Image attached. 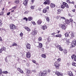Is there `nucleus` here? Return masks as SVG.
I'll list each match as a JSON object with an SVG mask.
<instances>
[{
  "instance_id": "obj_27",
  "label": "nucleus",
  "mask_w": 76,
  "mask_h": 76,
  "mask_svg": "<svg viewBox=\"0 0 76 76\" xmlns=\"http://www.w3.org/2000/svg\"><path fill=\"white\" fill-rule=\"evenodd\" d=\"M72 66H75V67H76V63L74 62H72Z\"/></svg>"
},
{
  "instance_id": "obj_34",
  "label": "nucleus",
  "mask_w": 76,
  "mask_h": 76,
  "mask_svg": "<svg viewBox=\"0 0 76 76\" xmlns=\"http://www.w3.org/2000/svg\"><path fill=\"white\" fill-rule=\"evenodd\" d=\"M3 73V72H2V69H0V75H1Z\"/></svg>"
},
{
  "instance_id": "obj_18",
  "label": "nucleus",
  "mask_w": 76,
  "mask_h": 76,
  "mask_svg": "<svg viewBox=\"0 0 76 76\" xmlns=\"http://www.w3.org/2000/svg\"><path fill=\"white\" fill-rule=\"evenodd\" d=\"M76 44L74 43H72L71 44V48H73L75 47L76 46Z\"/></svg>"
},
{
  "instance_id": "obj_62",
  "label": "nucleus",
  "mask_w": 76,
  "mask_h": 76,
  "mask_svg": "<svg viewBox=\"0 0 76 76\" xmlns=\"http://www.w3.org/2000/svg\"><path fill=\"white\" fill-rule=\"evenodd\" d=\"M0 41H3V40H2V39L1 38V37L0 36Z\"/></svg>"
},
{
  "instance_id": "obj_54",
  "label": "nucleus",
  "mask_w": 76,
  "mask_h": 76,
  "mask_svg": "<svg viewBox=\"0 0 76 76\" xmlns=\"http://www.w3.org/2000/svg\"><path fill=\"white\" fill-rule=\"evenodd\" d=\"M32 72L34 73H36V71L35 70H34L32 71Z\"/></svg>"
},
{
  "instance_id": "obj_16",
  "label": "nucleus",
  "mask_w": 76,
  "mask_h": 76,
  "mask_svg": "<svg viewBox=\"0 0 76 76\" xmlns=\"http://www.w3.org/2000/svg\"><path fill=\"white\" fill-rule=\"evenodd\" d=\"M42 22V20H38L37 21V23L38 25H41V23Z\"/></svg>"
},
{
  "instance_id": "obj_46",
  "label": "nucleus",
  "mask_w": 76,
  "mask_h": 76,
  "mask_svg": "<svg viewBox=\"0 0 76 76\" xmlns=\"http://www.w3.org/2000/svg\"><path fill=\"white\" fill-rule=\"evenodd\" d=\"M20 73H23V70H21H21L20 71Z\"/></svg>"
},
{
  "instance_id": "obj_7",
  "label": "nucleus",
  "mask_w": 76,
  "mask_h": 76,
  "mask_svg": "<svg viewBox=\"0 0 76 76\" xmlns=\"http://www.w3.org/2000/svg\"><path fill=\"white\" fill-rule=\"evenodd\" d=\"M26 47L28 50L31 49V45L29 43H27L26 45Z\"/></svg>"
},
{
  "instance_id": "obj_20",
  "label": "nucleus",
  "mask_w": 76,
  "mask_h": 76,
  "mask_svg": "<svg viewBox=\"0 0 76 76\" xmlns=\"http://www.w3.org/2000/svg\"><path fill=\"white\" fill-rule=\"evenodd\" d=\"M43 13H46V12H47V9L45 8L43 10Z\"/></svg>"
},
{
  "instance_id": "obj_33",
  "label": "nucleus",
  "mask_w": 76,
  "mask_h": 76,
  "mask_svg": "<svg viewBox=\"0 0 76 76\" xmlns=\"http://www.w3.org/2000/svg\"><path fill=\"white\" fill-rule=\"evenodd\" d=\"M28 20H29L30 21L32 20V17H28Z\"/></svg>"
},
{
  "instance_id": "obj_30",
  "label": "nucleus",
  "mask_w": 76,
  "mask_h": 76,
  "mask_svg": "<svg viewBox=\"0 0 76 76\" xmlns=\"http://www.w3.org/2000/svg\"><path fill=\"white\" fill-rule=\"evenodd\" d=\"M65 37H69V33H67L65 34Z\"/></svg>"
},
{
  "instance_id": "obj_1",
  "label": "nucleus",
  "mask_w": 76,
  "mask_h": 76,
  "mask_svg": "<svg viewBox=\"0 0 76 76\" xmlns=\"http://www.w3.org/2000/svg\"><path fill=\"white\" fill-rule=\"evenodd\" d=\"M54 66L56 67V69H59V66H60V63L58 62H55L54 64Z\"/></svg>"
},
{
  "instance_id": "obj_49",
  "label": "nucleus",
  "mask_w": 76,
  "mask_h": 76,
  "mask_svg": "<svg viewBox=\"0 0 76 76\" xmlns=\"http://www.w3.org/2000/svg\"><path fill=\"white\" fill-rule=\"evenodd\" d=\"M73 43H75L76 44V40H73Z\"/></svg>"
},
{
  "instance_id": "obj_42",
  "label": "nucleus",
  "mask_w": 76,
  "mask_h": 76,
  "mask_svg": "<svg viewBox=\"0 0 76 76\" xmlns=\"http://www.w3.org/2000/svg\"><path fill=\"white\" fill-rule=\"evenodd\" d=\"M62 40L64 41V42H66V38H64L63 39H62Z\"/></svg>"
},
{
  "instance_id": "obj_24",
  "label": "nucleus",
  "mask_w": 76,
  "mask_h": 76,
  "mask_svg": "<svg viewBox=\"0 0 76 76\" xmlns=\"http://www.w3.org/2000/svg\"><path fill=\"white\" fill-rule=\"evenodd\" d=\"M64 54H66L67 53V50H64Z\"/></svg>"
},
{
  "instance_id": "obj_51",
  "label": "nucleus",
  "mask_w": 76,
  "mask_h": 76,
  "mask_svg": "<svg viewBox=\"0 0 76 76\" xmlns=\"http://www.w3.org/2000/svg\"><path fill=\"white\" fill-rule=\"evenodd\" d=\"M32 23H33V25H36V23H35V21H33V22H32Z\"/></svg>"
},
{
  "instance_id": "obj_15",
  "label": "nucleus",
  "mask_w": 76,
  "mask_h": 76,
  "mask_svg": "<svg viewBox=\"0 0 76 76\" xmlns=\"http://www.w3.org/2000/svg\"><path fill=\"white\" fill-rule=\"evenodd\" d=\"M68 74L70 76H73V73L71 71H69L68 72Z\"/></svg>"
},
{
  "instance_id": "obj_32",
  "label": "nucleus",
  "mask_w": 76,
  "mask_h": 76,
  "mask_svg": "<svg viewBox=\"0 0 76 76\" xmlns=\"http://www.w3.org/2000/svg\"><path fill=\"white\" fill-rule=\"evenodd\" d=\"M26 73L27 74H29V73H31V72H30V70H27V71H26Z\"/></svg>"
},
{
  "instance_id": "obj_59",
  "label": "nucleus",
  "mask_w": 76,
  "mask_h": 76,
  "mask_svg": "<svg viewBox=\"0 0 76 76\" xmlns=\"http://www.w3.org/2000/svg\"><path fill=\"white\" fill-rule=\"evenodd\" d=\"M21 69L20 68H18V70L20 72Z\"/></svg>"
},
{
  "instance_id": "obj_13",
  "label": "nucleus",
  "mask_w": 76,
  "mask_h": 76,
  "mask_svg": "<svg viewBox=\"0 0 76 76\" xmlns=\"http://www.w3.org/2000/svg\"><path fill=\"white\" fill-rule=\"evenodd\" d=\"M55 73L57 76H61L62 75V74H61L58 71L56 72Z\"/></svg>"
},
{
  "instance_id": "obj_37",
  "label": "nucleus",
  "mask_w": 76,
  "mask_h": 76,
  "mask_svg": "<svg viewBox=\"0 0 76 76\" xmlns=\"http://www.w3.org/2000/svg\"><path fill=\"white\" fill-rule=\"evenodd\" d=\"M16 6L14 7H12V8L11 9L12 10H15L16 9Z\"/></svg>"
},
{
  "instance_id": "obj_19",
  "label": "nucleus",
  "mask_w": 76,
  "mask_h": 76,
  "mask_svg": "<svg viewBox=\"0 0 76 76\" xmlns=\"http://www.w3.org/2000/svg\"><path fill=\"white\" fill-rule=\"evenodd\" d=\"M56 37H58L59 38H61L62 35L61 34L56 35Z\"/></svg>"
},
{
  "instance_id": "obj_64",
  "label": "nucleus",
  "mask_w": 76,
  "mask_h": 76,
  "mask_svg": "<svg viewBox=\"0 0 76 76\" xmlns=\"http://www.w3.org/2000/svg\"><path fill=\"white\" fill-rule=\"evenodd\" d=\"M74 1H72V2H71V3H71V4H74Z\"/></svg>"
},
{
  "instance_id": "obj_63",
  "label": "nucleus",
  "mask_w": 76,
  "mask_h": 76,
  "mask_svg": "<svg viewBox=\"0 0 76 76\" xmlns=\"http://www.w3.org/2000/svg\"><path fill=\"white\" fill-rule=\"evenodd\" d=\"M7 15H9L10 14V12H9L7 13Z\"/></svg>"
},
{
  "instance_id": "obj_39",
  "label": "nucleus",
  "mask_w": 76,
  "mask_h": 76,
  "mask_svg": "<svg viewBox=\"0 0 76 76\" xmlns=\"http://www.w3.org/2000/svg\"><path fill=\"white\" fill-rule=\"evenodd\" d=\"M38 41H42V38L41 37H39L38 39Z\"/></svg>"
},
{
  "instance_id": "obj_41",
  "label": "nucleus",
  "mask_w": 76,
  "mask_h": 76,
  "mask_svg": "<svg viewBox=\"0 0 76 76\" xmlns=\"http://www.w3.org/2000/svg\"><path fill=\"white\" fill-rule=\"evenodd\" d=\"M3 73L4 74H7V73H8V72L7 71H4Z\"/></svg>"
},
{
  "instance_id": "obj_61",
  "label": "nucleus",
  "mask_w": 76,
  "mask_h": 76,
  "mask_svg": "<svg viewBox=\"0 0 76 76\" xmlns=\"http://www.w3.org/2000/svg\"><path fill=\"white\" fill-rule=\"evenodd\" d=\"M61 19H65V18L63 17H61Z\"/></svg>"
},
{
  "instance_id": "obj_60",
  "label": "nucleus",
  "mask_w": 76,
  "mask_h": 76,
  "mask_svg": "<svg viewBox=\"0 0 76 76\" xmlns=\"http://www.w3.org/2000/svg\"><path fill=\"white\" fill-rule=\"evenodd\" d=\"M59 18H60V17H58V16L56 17V19H59Z\"/></svg>"
},
{
  "instance_id": "obj_40",
  "label": "nucleus",
  "mask_w": 76,
  "mask_h": 76,
  "mask_svg": "<svg viewBox=\"0 0 76 76\" xmlns=\"http://www.w3.org/2000/svg\"><path fill=\"white\" fill-rule=\"evenodd\" d=\"M66 43H67V44H68V45H69V44H70L71 43L69 42V41H66Z\"/></svg>"
},
{
  "instance_id": "obj_44",
  "label": "nucleus",
  "mask_w": 76,
  "mask_h": 76,
  "mask_svg": "<svg viewBox=\"0 0 76 76\" xmlns=\"http://www.w3.org/2000/svg\"><path fill=\"white\" fill-rule=\"evenodd\" d=\"M35 7V6H31V9H34V7Z\"/></svg>"
},
{
  "instance_id": "obj_21",
  "label": "nucleus",
  "mask_w": 76,
  "mask_h": 76,
  "mask_svg": "<svg viewBox=\"0 0 76 76\" xmlns=\"http://www.w3.org/2000/svg\"><path fill=\"white\" fill-rule=\"evenodd\" d=\"M25 29L26 30V31H30V29L28 28V27H25Z\"/></svg>"
},
{
  "instance_id": "obj_10",
  "label": "nucleus",
  "mask_w": 76,
  "mask_h": 76,
  "mask_svg": "<svg viewBox=\"0 0 76 76\" xmlns=\"http://www.w3.org/2000/svg\"><path fill=\"white\" fill-rule=\"evenodd\" d=\"M69 33H71L70 35L69 36L70 37V38H73L74 37H75V34H74L73 33V32H69Z\"/></svg>"
},
{
  "instance_id": "obj_50",
  "label": "nucleus",
  "mask_w": 76,
  "mask_h": 76,
  "mask_svg": "<svg viewBox=\"0 0 76 76\" xmlns=\"http://www.w3.org/2000/svg\"><path fill=\"white\" fill-rule=\"evenodd\" d=\"M28 13H29V11H26L24 13L25 14H28Z\"/></svg>"
},
{
  "instance_id": "obj_53",
  "label": "nucleus",
  "mask_w": 76,
  "mask_h": 76,
  "mask_svg": "<svg viewBox=\"0 0 76 76\" xmlns=\"http://www.w3.org/2000/svg\"><path fill=\"white\" fill-rule=\"evenodd\" d=\"M2 24V23H1V20L0 19V26H1Z\"/></svg>"
},
{
  "instance_id": "obj_23",
  "label": "nucleus",
  "mask_w": 76,
  "mask_h": 76,
  "mask_svg": "<svg viewBox=\"0 0 76 76\" xmlns=\"http://www.w3.org/2000/svg\"><path fill=\"white\" fill-rule=\"evenodd\" d=\"M39 45L40 48H42V43H39Z\"/></svg>"
},
{
  "instance_id": "obj_52",
  "label": "nucleus",
  "mask_w": 76,
  "mask_h": 76,
  "mask_svg": "<svg viewBox=\"0 0 76 76\" xmlns=\"http://www.w3.org/2000/svg\"><path fill=\"white\" fill-rule=\"evenodd\" d=\"M5 60L6 62H7V57H6L5 58Z\"/></svg>"
},
{
  "instance_id": "obj_47",
  "label": "nucleus",
  "mask_w": 76,
  "mask_h": 76,
  "mask_svg": "<svg viewBox=\"0 0 76 76\" xmlns=\"http://www.w3.org/2000/svg\"><path fill=\"white\" fill-rule=\"evenodd\" d=\"M32 61L34 63H36V61L34 60H32Z\"/></svg>"
},
{
  "instance_id": "obj_12",
  "label": "nucleus",
  "mask_w": 76,
  "mask_h": 76,
  "mask_svg": "<svg viewBox=\"0 0 76 76\" xmlns=\"http://www.w3.org/2000/svg\"><path fill=\"white\" fill-rule=\"evenodd\" d=\"M42 29H43V30H45V29H47V26H46V25H45L43 26H42Z\"/></svg>"
},
{
  "instance_id": "obj_14",
  "label": "nucleus",
  "mask_w": 76,
  "mask_h": 76,
  "mask_svg": "<svg viewBox=\"0 0 76 76\" xmlns=\"http://www.w3.org/2000/svg\"><path fill=\"white\" fill-rule=\"evenodd\" d=\"M28 2V0H26L25 1H24L23 4L24 6H26L27 5V3Z\"/></svg>"
},
{
  "instance_id": "obj_31",
  "label": "nucleus",
  "mask_w": 76,
  "mask_h": 76,
  "mask_svg": "<svg viewBox=\"0 0 76 76\" xmlns=\"http://www.w3.org/2000/svg\"><path fill=\"white\" fill-rule=\"evenodd\" d=\"M4 13V11H1L0 13V16H2V15H3Z\"/></svg>"
},
{
  "instance_id": "obj_58",
  "label": "nucleus",
  "mask_w": 76,
  "mask_h": 76,
  "mask_svg": "<svg viewBox=\"0 0 76 76\" xmlns=\"http://www.w3.org/2000/svg\"><path fill=\"white\" fill-rule=\"evenodd\" d=\"M70 21L71 22H73V20H72V19H69Z\"/></svg>"
},
{
  "instance_id": "obj_45",
  "label": "nucleus",
  "mask_w": 76,
  "mask_h": 76,
  "mask_svg": "<svg viewBox=\"0 0 76 76\" xmlns=\"http://www.w3.org/2000/svg\"><path fill=\"white\" fill-rule=\"evenodd\" d=\"M1 49L3 51V50H4L6 49V48H4V47H3Z\"/></svg>"
},
{
  "instance_id": "obj_36",
  "label": "nucleus",
  "mask_w": 76,
  "mask_h": 76,
  "mask_svg": "<svg viewBox=\"0 0 76 76\" xmlns=\"http://www.w3.org/2000/svg\"><path fill=\"white\" fill-rule=\"evenodd\" d=\"M46 20L48 21V22H50V18L48 17H47L46 18Z\"/></svg>"
},
{
  "instance_id": "obj_57",
  "label": "nucleus",
  "mask_w": 76,
  "mask_h": 76,
  "mask_svg": "<svg viewBox=\"0 0 76 76\" xmlns=\"http://www.w3.org/2000/svg\"><path fill=\"white\" fill-rule=\"evenodd\" d=\"M48 40L49 41L48 42H50V41H51V39L49 37L48 38Z\"/></svg>"
},
{
  "instance_id": "obj_6",
  "label": "nucleus",
  "mask_w": 76,
  "mask_h": 76,
  "mask_svg": "<svg viewBox=\"0 0 76 76\" xmlns=\"http://www.w3.org/2000/svg\"><path fill=\"white\" fill-rule=\"evenodd\" d=\"M31 54L29 52H27L26 55V57L27 58H30L31 57Z\"/></svg>"
},
{
  "instance_id": "obj_4",
  "label": "nucleus",
  "mask_w": 76,
  "mask_h": 76,
  "mask_svg": "<svg viewBox=\"0 0 76 76\" xmlns=\"http://www.w3.org/2000/svg\"><path fill=\"white\" fill-rule=\"evenodd\" d=\"M59 26L62 29H63L64 30V29H66V27L64 25L62 24H60L59 25Z\"/></svg>"
},
{
  "instance_id": "obj_22",
  "label": "nucleus",
  "mask_w": 76,
  "mask_h": 76,
  "mask_svg": "<svg viewBox=\"0 0 76 76\" xmlns=\"http://www.w3.org/2000/svg\"><path fill=\"white\" fill-rule=\"evenodd\" d=\"M12 46H17V44L16 43L14 42L12 43Z\"/></svg>"
},
{
  "instance_id": "obj_17",
  "label": "nucleus",
  "mask_w": 76,
  "mask_h": 76,
  "mask_svg": "<svg viewBox=\"0 0 76 76\" xmlns=\"http://www.w3.org/2000/svg\"><path fill=\"white\" fill-rule=\"evenodd\" d=\"M65 23L66 24H69L70 23V21L69 20H66L65 21Z\"/></svg>"
},
{
  "instance_id": "obj_2",
  "label": "nucleus",
  "mask_w": 76,
  "mask_h": 76,
  "mask_svg": "<svg viewBox=\"0 0 76 76\" xmlns=\"http://www.w3.org/2000/svg\"><path fill=\"white\" fill-rule=\"evenodd\" d=\"M48 73V72H47V71L44 70L42 73H41V74H39V76H46V75H47Z\"/></svg>"
},
{
  "instance_id": "obj_43",
  "label": "nucleus",
  "mask_w": 76,
  "mask_h": 76,
  "mask_svg": "<svg viewBox=\"0 0 76 76\" xmlns=\"http://www.w3.org/2000/svg\"><path fill=\"white\" fill-rule=\"evenodd\" d=\"M58 62H60V61H61V58H58L57 59Z\"/></svg>"
},
{
  "instance_id": "obj_25",
  "label": "nucleus",
  "mask_w": 76,
  "mask_h": 76,
  "mask_svg": "<svg viewBox=\"0 0 76 76\" xmlns=\"http://www.w3.org/2000/svg\"><path fill=\"white\" fill-rule=\"evenodd\" d=\"M42 57L43 58H46V55L44 54H42Z\"/></svg>"
},
{
  "instance_id": "obj_38",
  "label": "nucleus",
  "mask_w": 76,
  "mask_h": 76,
  "mask_svg": "<svg viewBox=\"0 0 76 76\" xmlns=\"http://www.w3.org/2000/svg\"><path fill=\"white\" fill-rule=\"evenodd\" d=\"M76 56H75V55H73L71 56L72 59H73L74 58H75V57Z\"/></svg>"
},
{
  "instance_id": "obj_35",
  "label": "nucleus",
  "mask_w": 76,
  "mask_h": 76,
  "mask_svg": "<svg viewBox=\"0 0 76 76\" xmlns=\"http://www.w3.org/2000/svg\"><path fill=\"white\" fill-rule=\"evenodd\" d=\"M19 0H16L15 1V3H16V4H18V3H19Z\"/></svg>"
},
{
  "instance_id": "obj_29",
  "label": "nucleus",
  "mask_w": 76,
  "mask_h": 76,
  "mask_svg": "<svg viewBox=\"0 0 76 76\" xmlns=\"http://www.w3.org/2000/svg\"><path fill=\"white\" fill-rule=\"evenodd\" d=\"M61 11L60 10H57L58 13V14H60V13H61Z\"/></svg>"
},
{
  "instance_id": "obj_28",
  "label": "nucleus",
  "mask_w": 76,
  "mask_h": 76,
  "mask_svg": "<svg viewBox=\"0 0 76 76\" xmlns=\"http://www.w3.org/2000/svg\"><path fill=\"white\" fill-rule=\"evenodd\" d=\"M55 7V4H51V7Z\"/></svg>"
},
{
  "instance_id": "obj_55",
  "label": "nucleus",
  "mask_w": 76,
  "mask_h": 76,
  "mask_svg": "<svg viewBox=\"0 0 76 76\" xmlns=\"http://www.w3.org/2000/svg\"><path fill=\"white\" fill-rule=\"evenodd\" d=\"M74 61H76V56H75V57L74 58Z\"/></svg>"
},
{
  "instance_id": "obj_8",
  "label": "nucleus",
  "mask_w": 76,
  "mask_h": 76,
  "mask_svg": "<svg viewBox=\"0 0 76 76\" xmlns=\"http://www.w3.org/2000/svg\"><path fill=\"white\" fill-rule=\"evenodd\" d=\"M57 48L59 49L60 51H63V48H61V47L59 45H57Z\"/></svg>"
},
{
  "instance_id": "obj_5",
  "label": "nucleus",
  "mask_w": 76,
  "mask_h": 76,
  "mask_svg": "<svg viewBox=\"0 0 76 76\" xmlns=\"http://www.w3.org/2000/svg\"><path fill=\"white\" fill-rule=\"evenodd\" d=\"M37 34V31L36 30L33 31L31 33V35L32 36H35V35H36Z\"/></svg>"
},
{
  "instance_id": "obj_56",
  "label": "nucleus",
  "mask_w": 76,
  "mask_h": 76,
  "mask_svg": "<svg viewBox=\"0 0 76 76\" xmlns=\"http://www.w3.org/2000/svg\"><path fill=\"white\" fill-rule=\"evenodd\" d=\"M20 35V36H22L23 35V34L22 33H21Z\"/></svg>"
},
{
  "instance_id": "obj_3",
  "label": "nucleus",
  "mask_w": 76,
  "mask_h": 76,
  "mask_svg": "<svg viewBox=\"0 0 76 76\" xmlns=\"http://www.w3.org/2000/svg\"><path fill=\"white\" fill-rule=\"evenodd\" d=\"M10 28L12 29H16V26H15V25L11 24L10 25Z\"/></svg>"
},
{
  "instance_id": "obj_9",
  "label": "nucleus",
  "mask_w": 76,
  "mask_h": 76,
  "mask_svg": "<svg viewBox=\"0 0 76 76\" xmlns=\"http://www.w3.org/2000/svg\"><path fill=\"white\" fill-rule=\"evenodd\" d=\"M50 3V0H46V1L44 2V4H49Z\"/></svg>"
},
{
  "instance_id": "obj_48",
  "label": "nucleus",
  "mask_w": 76,
  "mask_h": 76,
  "mask_svg": "<svg viewBox=\"0 0 76 76\" xmlns=\"http://www.w3.org/2000/svg\"><path fill=\"white\" fill-rule=\"evenodd\" d=\"M66 1L67 3H71V2L70 1V0H67Z\"/></svg>"
},
{
  "instance_id": "obj_26",
  "label": "nucleus",
  "mask_w": 76,
  "mask_h": 76,
  "mask_svg": "<svg viewBox=\"0 0 76 76\" xmlns=\"http://www.w3.org/2000/svg\"><path fill=\"white\" fill-rule=\"evenodd\" d=\"M61 8L62 9H64V8H65V6H64V4L62 5L61 6Z\"/></svg>"
},
{
  "instance_id": "obj_11",
  "label": "nucleus",
  "mask_w": 76,
  "mask_h": 76,
  "mask_svg": "<svg viewBox=\"0 0 76 76\" xmlns=\"http://www.w3.org/2000/svg\"><path fill=\"white\" fill-rule=\"evenodd\" d=\"M62 4H64V6H65L66 7V8H69V6L68 4H67V3L65 2H63Z\"/></svg>"
}]
</instances>
